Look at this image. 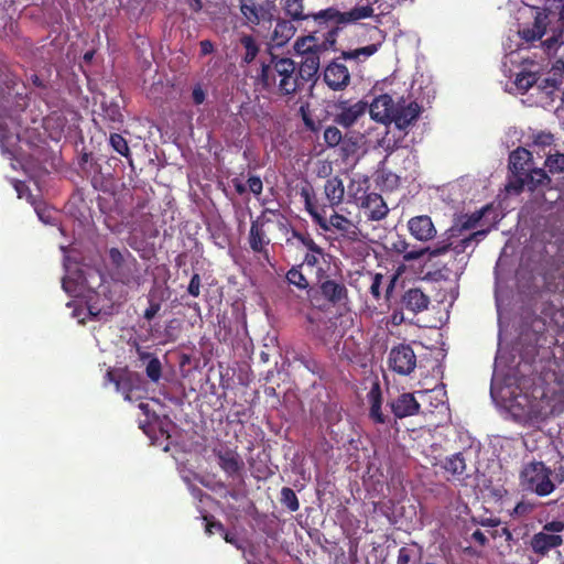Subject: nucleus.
<instances>
[{
  "mask_svg": "<svg viewBox=\"0 0 564 564\" xmlns=\"http://www.w3.org/2000/svg\"><path fill=\"white\" fill-rule=\"evenodd\" d=\"M341 139V131L336 127H328L324 132V140L329 147L339 144Z\"/></svg>",
  "mask_w": 564,
  "mask_h": 564,
  "instance_id": "47",
  "label": "nucleus"
},
{
  "mask_svg": "<svg viewBox=\"0 0 564 564\" xmlns=\"http://www.w3.org/2000/svg\"><path fill=\"white\" fill-rule=\"evenodd\" d=\"M283 10L292 21H306L305 30L308 33L312 29H319V25L313 23L314 15L317 13H304L303 0H285Z\"/></svg>",
  "mask_w": 564,
  "mask_h": 564,
  "instance_id": "23",
  "label": "nucleus"
},
{
  "mask_svg": "<svg viewBox=\"0 0 564 564\" xmlns=\"http://www.w3.org/2000/svg\"><path fill=\"white\" fill-rule=\"evenodd\" d=\"M532 159H533L532 153L522 147H519L514 151H512L509 154V163H508V167H509V172H510L509 180H513L516 177L524 175V173L528 170H530L529 165L532 162Z\"/></svg>",
  "mask_w": 564,
  "mask_h": 564,
  "instance_id": "21",
  "label": "nucleus"
},
{
  "mask_svg": "<svg viewBox=\"0 0 564 564\" xmlns=\"http://www.w3.org/2000/svg\"><path fill=\"white\" fill-rule=\"evenodd\" d=\"M563 544V538L560 534L538 532L530 540L531 550L540 557L546 556L550 551Z\"/></svg>",
  "mask_w": 564,
  "mask_h": 564,
  "instance_id": "20",
  "label": "nucleus"
},
{
  "mask_svg": "<svg viewBox=\"0 0 564 564\" xmlns=\"http://www.w3.org/2000/svg\"><path fill=\"white\" fill-rule=\"evenodd\" d=\"M295 31H296V28L294 26L292 20L278 19L274 30H273V33H272V40L278 45H283L291 37H293Z\"/></svg>",
  "mask_w": 564,
  "mask_h": 564,
  "instance_id": "28",
  "label": "nucleus"
},
{
  "mask_svg": "<svg viewBox=\"0 0 564 564\" xmlns=\"http://www.w3.org/2000/svg\"><path fill=\"white\" fill-rule=\"evenodd\" d=\"M108 256L111 264V278L115 282L129 288H138L141 285L142 274L140 264L130 251L110 248Z\"/></svg>",
  "mask_w": 564,
  "mask_h": 564,
  "instance_id": "6",
  "label": "nucleus"
},
{
  "mask_svg": "<svg viewBox=\"0 0 564 564\" xmlns=\"http://www.w3.org/2000/svg\"><path fill=\"white\" fill-rule=\"evenodd\" d=\"M79 167L84 175L90 181V184L95 189H107L110 173L104 172L101 163L93 155V153H83L79 160Z\"/></svg>",
  "mask_w": 564,
  "mask_h": 564,
  "instance_id": "12",
  "label": "nucleus"
},
{
  "mask_svg": "<svg viewBox=\"0 0 564 564\" xmlns=\"http://www.w3.org/2000/svg\"><path fill=\"white\" fill-rule=\"evenodd\" d=\"M240 45L243 47L245 53L241 59L246 64L252 63L259 54L260 47L256 39L250 34H243L240 40Z\"/></svg>",
  "mask_w": 564,
  "mask_h": 564,
  "instance_id": "31",
  "label": "nucleus"
},
{
  "mask_svg": "<svg viewBox=\"0 0 564 564\" xmlns=\"http://www.w3.org/2000/svg\"><path fill=\"white\" fill-rule=\"evenodd\" d=\"M365 389L369 388L366 394V402L369 408L368 417L373 424H387L390 422V416L382 411V391L380 381L377 376L372 373L365 378Z\"/></svg>",
  "mask_w": 564,
  "mask_h": 564,
  "instance_id": "9",
  "label": "nucleus"
},
{
  "mask_svg": "<svg viewBox=\"0 0 564 564\" xmlns=\"http://www.w3.org/2000/svg\"><path fill=\"white\" fill-rule=\"evenodd\" d=\"M350 75L344 64L330 63L324 72V80L333 90L343 89L348 85Z\"/></svg>",
  "mask_w": 564,
  "mask_h": 564,
  "instance_id": "22",
  "label": "nucleus"
},
{
  "mask_svg": "<svg viewBox=\"0 0 564 564\" xmlns=\"http://www.w3.org/2000/svg\"><path fill=\"white\" fill-rule=\"evenodd\" d=\"M297 240L302 246L306 247L308 250L322 254V249L315 243L313 238L308 234H304L301 231L292 230V241Z\"/></svg>",
  "mask_w": 564,
  "mask_h": 564,
  "instance_id": "41",
  "label": "nucleus"
},
{
  "mask_svg": "<svg viewBox=\"0 0 564 564\" xmlns=\"http://www.w3.org/2000/svg\"><path fill=\"white\" fill-rule=\"evenodd\" d=\"M552 471L542 462L527 464L520 474V484L524 490L544 497L553 492L555 485L551 479Z\"/></svg>",
  "mask_w": 564,
  "mask_h": 564,
  "instance_id": "7",
  "label": "nucleus"
},
{
  "mask_svg": "<svg viewBox=\"0 0 564 564\" xmlns=\"http://www.w3.org/2000/svg\"><path fill=\"white\" fill-rule=\"evenodd\" d=\"M380 46V42L378 43H371L369 45L355 48V59H359L361 56L367 58L375 54L378 51V47Z\"/></svg>",
  "mask_w": 564,
  "mask_h": 564,
  "instance_id": "50",
  "label": "nucleus"
},
{
  "mask_svg": "<svg viewBox=\"0 0 564 564\" xmlns=\"http://www.w3.org/2000/svg\"><path fill=\"white\" fill-rule=\"evenodd\" d=\"M161 304L159 302H155L153 300L149 301V307L144 311L143 317L147 321H152L154 316L160 312Z\"/></svg>",
  "mask_w": 564,
  "mask_h": 564,
  "instance_id": "59",
  "label": "nucleus"
},
{
  "mask_svg": "<svg viewBox=\"0 0 564 564\" xmlns=\"http://www.w3.org/2000/svg\"><path fill=\"white\" fill-rule=\"evenodd\" d=\"M487 235V230H478V231H475L473 234H470L469 236L460 239L457 243H453L452 241H449V239L447 240H443L442 242H445V243H452L449 250H454L457 254L459 253H463L467 250V248L469 246H471L474 242H479L481 239H484Z\"/></svg>",
  "mask_w": 564,
  "mask_h": 564,
  "instance_id": "33",
  "label": "nucleus"
},
{
  "mask_svg": "<svg viewBox=\"0 0 564 564\" xmlns=\"http://www.w3.org/2000/svg\"><path fill=\"white\" fill-rule=\"evenodd\" d=\"M321 292L329 302L337 304L347 299V289L344 284L326 280L321 284Z\"/></svg>",
  "mask_w": 564,
  "mask_h": 564,
  "instance_id": "27",
  "label": "nucleus"
},
{
  "mask_svg": "<svg viewBox=\"0 0 564 564\" xmlns=\"http://www.w3.org/2000/svg\"><path fill=\"white\" fill-rule=\"evenodd\" d=\"M256 84L262 90L279 97L294 96L302 90L296 75V63L290 57L274 54H271L268 62L261 63Z\"/></svg>",
  "mask_w": 564,
  "mask_h": 564,
  "instance_id": "2",
  "label": "nucleus"
},
{
  "mask_svg": "<svg viewBox=\"0 0 564 564\" xmlns=\"http://www.w3.org/2000/svg\"><path fill=\"white\" fill-rule=\"evenodd\" d=\"M32 204L34 205V209L39 216V218L45 223V224H50L51 223V210L48 208H46L45 206H43L42 204H34L32 202Z\"/></svg>",
  "mask_w": 564,
  "mask_h": 564,
  "instance_id": "61",
  "label": "nucleus"
},
{
  "mask_svg": "<svg viewBox=\"0 0 564 564\" xmlns=\"http://www.w3.org/2000/svg\"><path fill=\"white\" fill-rule=\"evenodd\" d=\"M281 503L286 507L291 512H295L300 508V502L296 494L290 487H283L281 489Z\"/></svg>",
  "mask_w": 564,
  "mask_h": 564,
  "instance_id": "39",
  "label": "nucleus"
},
{
  "mask_svg": "<svg viewBox=\"0 0 564 564\" xmlns=\"http://www.w3.org/2000/svg\"><path fill=\"white\" fill-rule=\"evenodd\" d=\"M336 122L346 128L352 126V106L345 107L341 113L336 117Z\"/></svg>",
  "mask_w": 564,
  "mask_h": 564,
  "instance_id": "51",
  "label": "nucleus"
},
{
  "mask_svg": "<svg viewBox=\"0 0 564 564\" xmlns=\"http://www.w3.org/2000/svg\"><path fill=\"white\" fill-rule=\"evenodd\" d=\"M444 469L453 476H463L466 470V462L462 453H456L447 457L444 463Z\"/></svg>",
  "mask_w": 564,
  "mask_h": 564,
  "instance_id": "34",
  "label": "nucleus"
},
{
  "mask_svg": "<svg viewBox=\"0 0 564 564\" xmlns=\"http://www.w3.org/2000/svg\"><path fill=\"white\" fill-rule=\"evenodd\" d=\"M564 530V522L554 520L543 525L542 531L551 534H558Z\"/></svg>",
  "mask_w": 564,
  "mask_h": 564,
  "instance_id": "57",
  "label": "nucleus"
},
{
  "mask_svg": "<svg viewBox=\"0 0 564 564\" xmlns=\"http://www.w3.org/2000/svg\"><path fill=\"white\" fill-rule=\"evenodd\" d=\"M554 142V135L547 131H539L533 134V145L545 148L552 145Z\"/></svg>",
  "mask_w": 564,
  "mask_h": 564,
  "instance_id": "46",
  "label": "nucleus"
},
{
  "mask_svg": "<svg viewBox=\"0 0 564 564\" xmlns=\"http://www.w3.org/2000/svg\"><path fill=\"white\" fill-rule=\"evenodd\" d=\"M544 165L552 174L564 173V153L557 152L555 154L547 155Z\"/></svg>",
  "mask_w": 564,
  "mask_h": 564,
  "instance_id": "40",
  "label": "nucleus"
},
{
  "mask_svg": "<svg viewBox=\"0 0 564 564\" xmlns=\"http://www.w3.org/2000/svg\"><path fill=\"white\" fill-rule=\"evenodd\" d=\"M532 510H533V506L531 503L525 502V501H520L516 505L511 514L521 517V516H525V514L530 513Z\"/></svg>",
  "mask_w": 564,
  "mask_h": 564,
  "instance_id": "60",
  "label": "nucleus"
},
{
  "mask_svg": "<svg viewBox=\"0 0 564 564\" xmlns=\"http://www.w3.org/2000/svg\"><path fill=\"white\" fill-rule=\"evenodd\" d=\"M187 292L194 296L198 297L200 294V276L198 273H194L191 278Z\"/></svg>",
  "mask_w": 564,
  "mask_h": 564,
  "instance_id": "55",
  "label": "nucleus"
},
{
  "mask_svg": "<svg viewBox=\"0 0 564 564\" xmlns=\"http://www.w3.org/2000/svg\"><path fill=\"white\" fill-rule=\"evenodd\" d=\"M147 376L154 382H156L162 375L161 362L158 358H152L145 368Z\"/></svg>",
  "mask_w": 564,
  "mask_h": 564,
  "instance_id": "45",
  "label": "nucleus"
},
{
  "mask_svg": "<svg viewBox=\"0 0 564 564\" xmlns=\"http://www.w3.org/2000/svg\"><path fill=\"white\" fill-rule=\"evenodd\" d=\"M389 368L400 375L409 376L416 367V355L409 344H399L389 351L388 356Z\"/></svg>",
  "mask_w": 564,
  "mask_h": 564,
  "instance_id": "11",
  "label": "nucleus"
},
{
  "mask_svg": "<svg viewBox=\"0 0 564 564\" xmlns=\"http://www.w3.org/2000/svg\"><path fill=\"white\" fill-rule=\"evenodd\" d=\"M553 412V400L542 387H534L531 393L518 395L512 404V414L528 425L545 421Z\"/></svg>",
  "mask_w": 564,
  "mask_h": 564,
  "instance_id": "5",
  "label": "nucleus"
},
{
  "mask_svg": "<svg viewBox=\"0 0 564 564\" xmlns=\"http://www.w3.org/2000/svg\"><path fill=\"white\" fill-rule=\"evenodd\" d=\"M214 454L217 457L219 467L228 477L241 475L245 463L236 451L231 448L214 449Z\"/></svg>",
  "mask_w": 564,
  "mask_h": 564,
  "instance_id": "17",
  "label": "nucleus"
},
{
  "mask_svg": "<svg viewBox=\"0 0 564 564\" xmlns=\"http://www.w3.org/2000/svg\"><path fill=\"white\" fill-rule=\"evenodd\" d=\"M301 196L304 199L305 209L312 216L314 221L322 227L327 229V219L325 217V208L319 209L315 203L314 191L311 186H304L301 188Z\"/></svg>",
  "mask_w": 564,
  "mask_h": 564,
  "instance_id": "26",
  "label": "nucleus"
},
{
  "mask_svg": "<svg viewBox=\"0 0 564 564\" xmlns=\"http://www.w3.org/2000/svg\"><path fill=\"white\" fill-rule=\"evenodd\" d=\"M389 242H390L389 249L399 254H403V259L405 261H412V260L420 259L424 254H429L430 259L436 258V257L445 254L447 251H449V248L452 246V243L438 242L433 248L426 247V248H421L417 250L408 251L410 245L406 241V239L400 235L391 236L389 238Z\"/></svg>",
  "mask_w": 564,
  "mask_h": 564,
  "instance_id": "10",
  "label": "nucleus"
},
{
  "mask_svg": "<svg viewBox=\"0 0 564 564\" xmlns=\"http://www.w3.org/2000/svg\"><path fill=\"white\" fill-rule=\"evenodd\" d=\"M248 188L254 195H260L263 189L262 181L259 176L252 175L248 178Z\"/></svg>",
  "mask_w": 564,
  "mask_h": 564,
  "instance_id": "56",
  "label": "nucleus"
},
{
  "mask_svg": "<svg viewBox=\"0 0 564 564\" xmlns=\"http://www.w3.org/2000/svg\"><path fill=\"white\" fill-rule=\"evenodd\" d=\"M539 82V76L533 72H521L517 74L514 79V85L522 93H527L530 88L536 85Z\"/></svg>",
  "mask_w": 564,
  "mask_h": 564,
  "instance_id": "36",
  "label": "nucleus"
},
{
  "mask_svg": "<svg viewBox=\"0 0 564 564\" xmlns=\"http://www.w3.org/2000/svg\"><path fill=\"white\" fill-rule=\"evenodd\" d=\"M547 33H550V36L542 42V45L545 47V51L550 52L556 46L563 33L557 34L552 28H547Z\"/></svg>",
  "mask_w": 564,
  "mask_h": 564,
  "instance_id": "53",
  "label": "nucleus"
},
{
  "mask_svg": "<svg viewBox=\"0 0 564 564\" xmlns=\"http://www.w3.org/2000/svg\"><path fill=\"white\" fill-rule=\"evenodd\" d=\"M410 234L419 241L426 242L436 237V228L432 218L427 215H420L410 218L408 221Z\"/></svg>",
  "mask_w": 564,
  "mask_h": 564,
  "instance_id": "19",
  "label": "nucleus"
},
{
  "mask_svg": "<svg viewBox=\"0 0 564 564\" xmlns=\"http://www.w3.org/2000/svg\"><path fill=\"white\" fill-rule=\"evenodd\" d=\"M394 101L389 95H381L373 99L370 104L369 112L372 119L378 122H387L391 120Z\"/></svg>",
  "mask_w": 564,
  "mask_h": 564,
  "instance_id": "25",
  "label": "nucleus"
},
{
  "mask_svg": "<svg viewBox=\"0 0 564 564\" xmlns=\"http://www.w3.org/2000/svg\"><path fill=\"white\" fill-rule=\"evenodd\" d=\"M206 523V533L207 534H214L215 532H218L220 534L225 533V527L221 522L215 521V520H208L207 517H205Z\"/></svg>",
  "mask_w": 564,
  "mask_h": 564,
  "instance_id": "58",
  "label": "nucleus"
},
{
  "mask_svg": "<svg viewBox=\"0 0 564 564\" xmlns=\"http://www.w3.org/2000/svg\"><path fill=\"white\" fill-rule=\"evenodd\" d=\"M538 88L551 96L555 90L560 89L562 85V74L560 72H553L552 75L543 79H539Z\"/></svg>",
  "mask_w": 564,
  "mask_h": 564,
  "instance_id": "35",
  "label": "nucleus"
},
{
  "mask_svg": "<svg viewBox=\"0 0 564 564\" xmlns=\"http://www.w3.org/2000/svg\"><path fill=\"white\" fill-rule=\"evenodd\" d=\"M542 4L534 7L535 15L531 24L521 26L518 34L525 43L533 44L547 34L552 28L557 34L564 33V0H541Z\"/></svg>",
  "mask_w": 564,
  "mask_h": 564,
  "instance_id": "4",
  "label": "nucleus"
},
{
  "mask_svg": "<svg viewBox=\"0 0 564 564\" xmlns=\"http://www.w3.org/2000/svg\"><path fill=\"white\" fill-rule=\"evenodd\" d=\"M380 260L377 251L366 241L355 238V290L360 297L369 295L379 301L382 273L377 272Z\"/></svg>",
  "mask_w": 564,
  "mask_h": 564,
  "instance_id": "3",
  "label": "nucleus"
},
{
  "mask_svg": "<svg viewBox=\"0 0 564 564\" xmlns=\"http://www.w3.org/2000/svg\"><path fill=\"white\" fill-rule=\"evenodd\" d=\"M430 303V296L419 288L405 290L400 300L401 308L412 313L413 315L426 311Z\"/></svg>",
  "mask_w": 564,
  "mask_h": 564,
  "instance_id": "16",
  "label": "nucleus"
},
{
  "mask_svg": "<svg viewBox=\"0 0 564 564\" xmlns=\"http://www.w3.org/2000/svg\"><path fill=\"white\" fill-rule=\"evenodd\" d=\"M350 338H351V336H349L347 339H345L343 344L340 341H338L335 345L336 352H338L339 356L346 358L347 360H351V349L349 346Z\"/></svg>",
  "mask_w": 564,
  "mask_h": 564,
  "instance_id": "54",
  "label": "nucleus"
},
{
  "mask_svg": "<svg viewBox=\"0 0 564 564\" xmlns=\"http://www.w3.org/2000/svg\"><path fill=\"white\" fill-rule=\"evenodd\" d=\"M286 280L289 281L290 284H293L302 290H304L308 286V282H307L306 278L304 276L302 271L296 267H293L292 269H290L288 271Z\"/></svg>",
  "mask_w": 564,
  "mask_h": 564,
  "instance_id": "42",
  "label": "nucleus"
},
{
  "mask_svg": "<svg viewBox=\"0 0 564 564\" xmlns=\"http://www.w3.org/2000/svg\"><path fill=\"white\" fill-rule=\"evenodd\" d=\"M207 93L200 83H197L192 88V100L193 104L199 106L205 102Z\"/></svg>",
  "mask_w": 564,
  "mask_h": 564,
  "instance_id": "49",
  "label": "nucleus"
},
{
  "mask_svg": "<svg viewBox=\"0 0 564 564\" xmlns=\"http://www.w3.org/2000/svg\"><path fill=\"white\" fill-rule=\"evenodd\" d=\"M106 379L116 386V390L123 394L124 400L131 401V392L134 389L132 373L127 370H107Z\"/></svg>",
  "mask_w": 564,
  "mask_h": 564,
  "instance_id": "24",
  "label": "nucleus"
},
{
  "mask_svg": "<svg viewBox=\"0 0 564 564\" xmlns=\"http://www.w3.org/2000/svg\"><path fill=\"white\" fill-rule=\"evenodd\" d=\"M359 199V217L364 215L367 219L380 220L387 216L389 209L381 195L370 193Z\"/></svg>",
  "mask_w": 564,
  "mask_h": 564,
  "instance_id": "15",
  "label": "nucleus"
},
{
  "mask_svg": "<svg viewBox=\"0 0 564 564\" xmlns=\"http://www.w3.org/2000/svg\"><path fill=\"white\" fill-rule=\"evenodd\" d=\"M349 22H352V10L346 12L334 8L321 10L313 20L319 29H312L310 34L296 40L295 48L303 56L300 67H296L302 89L306 83L316 78L319 69V54L333 48L336 35L341 30L339 25Z\"/></svg>",
  "mask_w": 564,
  "mask_h": 564,
  "instance_id": "1",
  "label": "nucleus"
},
{
  "mask_svg": "<svg viewBox=\"0 0 564 564\" xmlns=\"http://www.w3.org/2000/svg\"><path fill=\"white\" fill-rule=\"evenodd\" d=\"M373 9L370 6L355 7V21L370 17Z\"/></svg>",
  "mask_w": 564,
  "mask_h": 564,
  "instance_id": "62",
  "label": "nucleus"
},
{
  "mask_svg": "<svg viewBox=\"0 0 564 564\" xmlns=\"http://www.w3.org/2000/svg\"><path fill=\"white\" fill-rule=\"evenodd\" d=\"M240 11L248 23L259 25L263 18L264 9L258 6L253 0H242Z\"/></svg>",
  "mask_w": 564,
  "mask_h": 564,
  "instance_id": "29",
  "label": "nucleus"
},
{
  "mask_svg": "<svg viewBox=\"0 0 564 564\" xmlns=\"http://www.w3.org/2000/svg\"><path fill=\"white\" fill-rule=\"evenodd\" d=\"M275 225L278 229L282 232V235L285 237V243L293 245L294 242H292V230L295 229L292 227L290 219L286 216L280 217Z\"/></svg>",
  "mask_w": 564,
  "mask_h": 564,
  "instance_id": "44",
  "label": "nucleus"
},
{
  "mask_svg": "<svg viewBox=\"0 0 564 564\" xmlns=\"http://www.w3.org/2000/svg\"><path fill=\"white\" fill-rule=\"evenodd\" d=\"M421 107L416 101L405 104L403 99L394 102L390 122L400 130H405L413 124L421 113Z\"/></svg>",
  "mask_w": 564,
  "mask_h": 564,
  "instance_id": "13",
  "label": "nucleus"
},
{
  "mask_svg": "<svg viewBox=\"0 0 564 564\" xmlns=\"http://www.w3.org/2000/svg\"><path fill=\"white\" fill-rule=\"evenodd\" d=\"M102 116L111 122H122V113L117 102L102 101L101 102Z\"/></svg>",
  "mask_w": 564,
  "mask_h": 564,
  "instance_id": "38",
  "label": "nucleus"
},
{
  "mask_svg": "<svg viewBox=\"0 0 564 564\" xmlns=\"http://www.w3.org/2000/svg\"><path fill=\"white\" fill-rule=\"evenodd\" d=\"M482 217H484L482 210L473 213L470 215H463L458 219L457 226L449 229V231H451L449 238L456 236V234H455L456 231H458L460 234L463 230H469V229L475 228L477 226V224L481 220Z\"/></svg>",
  "mask_w": 564,
  "mask_h": 564,
  "instance_id": "32",
  "label": "nucleus"
},
{
  "mask_svg": "<svg viewBox=\"0 0 564 564\" xmlns=\"http://www.w3.org/2000/svg\"><path fill=\"white\" fill-rule=\"evenodd\" d=\"M552 180L547 175L546 171L541 167H534L528 170L524 175L508 180L506 189L509 193L520 194L527 188L529 192L534 193L536 191H543L551 188Z\"/></svg>",
  "mask_w": 564,
  "mask_h": 564,
  "instance_id": "8",
  "label": "nucleus"
},
{
  "mask_svg": "<svg viewBox=\"0 0 564 564\" xmlns=\"http://www.w3.org/2000/svg\"><path fill=\"white\" fill-rule=\"evenodd\" d=\"M471 539L475 540L480 546H485L488 543V539L480 530H476L471 534Z\"/></svg>",
  "mask_w": 564,
  "mask_h": 564,
  "instance_id": "64",
  "label": "nucleus"
},
{
  "mask_svg": "<svg viewBox=\"0 0 564 564\" xmlns=\"http://www.w3.org/2000/svg\"><path fill=\"white\" fill-rule=\"evenodd\" d=\"M325 194L330 206L338 205L343 200L345 194L341 180L338 177L327 180L325 184Z\"/></svg>",
  "mask_w": 564,
  "mask_h": 564,
  "instance_id": "30",
  "label": "nucleus"
},
{
  "mask_svg": "<svg viewBox=\"0 0 564 564\" xmlns=\"http://www.w3.org/2000/svg\"><path fill=\"white\" fill-rule=\"evenodd\" d=\"M285 215L280 209L264 208L260 216L257 218H263V224L276 223L280 217Z\"/></svg>",
  "mask_w": 564,
  "mask_h": 564,
  "instance_id": "48",
  "label": "nucleus"
},
{
  "mask_svg": "<svg viewBox=\"0 0 564 564\" xmlns=\"http://www.w3.org/2000/svg\"><path fill=\"white\" fill-rule=\"evenodd\" d=\"M412 545L414 547H417V552H415V550L413 547H409V546L400 547L399 552H398L397 564H409L416 554L419 556H421V547L416 543H413Z\"/></svg>",
  "mask_w": 564,
  "mask_h": 564,
  "instance_id": "43",
  "label": "nucleus"
},
{
  "mask_svg": "<svg viewBox=\"0 0 564 564\" xmlns=\"http://www.w3.org/2000/svg\"><path fill=\"white\" fill-rule=\"evenodd\" d=\"M395 419H404L420 413L421 405L413 393L404 392L389 402Z\"/></svg>",
  "mask_w": 564,
  "mask_h": 564,
  "instance_id": "18",
  "label": "nucleus"
},
{
  "mask_svg": "<svg viewBox=\"0 0 564 564\" xmlns=\"http://www.w3.org/2000/svg\"><path fill=\"white\" fill-rule=\"evenodd\" d=\"M500 522L501 521L498 518H479L478 524L487 528H496Z\"/></svg>",
  "mask_w": 564,
  "mask_h": 564,
  "instance_id": "63",
  "label": "nucleus"
},
{
  "mask_svg": "<svg viewBox=\"0 0 564 564\" xmlns=\"http://www.w3.org/2000/svg\"><path fill=\"white\" fill-rule=\"evenodd\" d=\"M271 239L269 238L263 218H257L251 221L250 230L248 235V243L250 249L258 254H261L267 261H269L268 246Z\"/></svg>",
  "mask_w": 564,
  "mask_h": 564,
  "instance_id": "14",
  "label": "nucleus"
},
{
  "mask_svg": "<svg viewBox=\"0 0 564 564\" xmlns=\"http://www.w3.org/2000/svg\"><path fill=\"white\" fill-rule=\"evenodd\" d=\"M109 142L111 148L121 154L124 158H128L130 160V164L132 163V160L130 158V149L128 145L127 140L119 133H111L109 138Z\"/></svg>",
  "mask_w": 564,
  "mask_h": 564,
  "instance_id": "37",
  "label": "nucleus"
},
{
  "mask_svg": "<svg viewBox=\"0 0 564 564\" xmlns=\"http://www.w3.org/2000/svg\"><path fill=\"white\" fill-rule=\"evenodd\" d=\"M365 33H368L370 39H379L380 37V30L377 26H370L367 28L365 24H356L355 23V34L356 35H364Z\"/></svg>",
  "mask_w": 564,
  "mask_h": 564,
  "instance_id": "52",
  "label": "nucleus"
}]
</instances>
